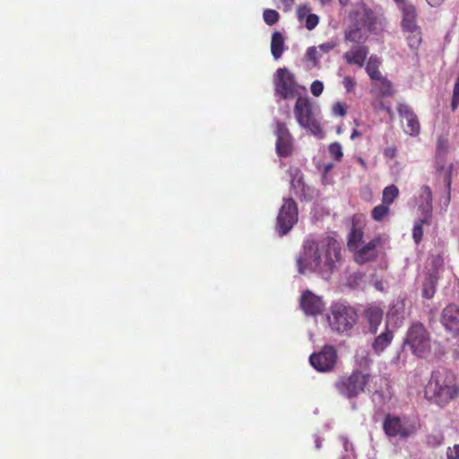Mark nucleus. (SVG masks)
Wrapping results in <instances>:
<instances>
[{
	"label": "nucleus",
	"instance_id": "nucleus-12",
	"mask_svg": "<svg viewBox=\"0 0 459 459\" xmlns=\"http://www.w3.org/2000/svg\"><path fill=\"white\" fill-rule=\"evenodd\" d=\"M383 429L385 434L389 437H400L402 438H407L415 433V426L409 424L402 420L398 416L386 414L384 422Z\"/></svg>",
	"mask_w": 459,
	"mask_h": 459
},
{
	"label": "nucleus",
	"instance_id": "nucleus-56",
	"mask_svg": "<svg viewBox=\"0 0 459 459\" xmlns=\"http://www.w3.org/2000/svg\"><path fill=\"white\" fill-rule=\"evenodd\" d=\"M291 186H292L293 187H296L295 179H293V180H292V182H291Z\"/></svg>",
	"mask_w": 459,
	"mask_h": 459
},
{
	"label": "nucleus",
	"instance_id": "nucleus-55",
	"mask_svg": "<svg viewBox=\"0 0 459 459\" xmlns=\"http://www.w3.org/2000/svg\"><path fill=\"white\" fill-rule=\"evenodd\" d=\"M296 182H297V184H298V185H303V182H302V178H298V179L296 180Z\"/></svg>",
	"mask_w": 459,
	"mask_h": 459
},
{
	"label": "nucleus",
	"instance_id": "nucleus-34",
	"mask_svg": "<svg viewBox=\"0 0 459 459\" xmlns=\"http://www.w3.org/2000/svg\"><path fill=\"white\" fill-rule=\"evenodd\" d=\"M263 18L266 24L272 26L279 21L280 15L275 10L265 9L263 13Z\"/></svg>",
	"mask_w": 459,
	"mask_h": 459
},
{
	"label": "nucleus",
	"instance_id": "nucleus-20",
	"mask_svg": "<svg viewBox=\"0 0 459 459\" xmlns=\"http://www.w3.org/2000/svg\"><path fill=\"white\" fill-rule=\"evenodd\" d=\"M368 53L369 49L368 46L355 45L346 51L342 57L348 65H355L359 67H363Z\"/></svg>",
	"mask_w": 459,
	"mask_h": 459
},
{
	"label": "nucleus",
	"instance_id": "nucleus-15",
	"mask_svg": "<svg viewBox=\"0 0 459 459\" xmlns=\"http://www.w3.org/2000/svg\"><path fill=\"white\" fill-rule=\"evenodd\" d=\"M397 111L400 117L406 121L405 133L411 136H417L420 131V125L417 115L411 108L407 104L400 103L397 107Z\"/></svg>",
	"mask_w": 459,
	"mask_h": 459
},
{
	"label": "nucleus",
	"instance_id": "nucleus-27",
	"mask_svg": "<svg viewBox=\"0 0 459 459\" xmlns=\"http://www.w3.org/2000/svg\"><path fill=\"white\" fill-rule=\"evenodd\" d=\"M284 51V38L279 31H274L271 39V52L275 59H279Z\"/></svg>",
	"mask_w": 459,
	"mask_h": 459
},
{
	"label": "nucleus",
	"instance_id": "nucleus-9",
	"mask_svg": "<svg viewBox=\"0 0 459 459\" xmlns=\"http://www.w3.org/2000/svg\"><path fill=\"white\" fill-rule=\"evenodd\" d=\"M297 203L292 198L283 200L277 216V230L281 236L286 235L298 222Z\"/></svg>",
	"mask_w": 459,
	"mask_h": 459
},
{
	"label": "nucleus",
	"instance_id": "nucleus-49",
	"mask_svg": "<svg viewBox=\"0 0 459 459\" xmlns=\"http://www.w3.org/2000/svg\"><path fill=\"white\" fill-rule=\"evenodd\" d=\"M361 135V133L358 131L357 129H354L351 133V139L354 140L356 137H359Z\"/></svg>",
	"mask_w": 459,
	"mask_h": 459
},
{
	"label": "nucleus",
	"instance_id": "nucleus-25",
	"mask_svg": "<svg viewBox=\"0 0 459 459\" xmlns=\"http://www.w3.org/2000/svg\"><path fill=\"white\" fill-rule=\"evenodd\" d=\"M374 86L371 90L372 93L378 95L379 97H391L394 95V91L393 83L385 77L375 81Z\"/></svg>",
	"mask_w": 459,
	"mask_h": 459
},
{
	"label": "nucleus",
	"instance_id": "nucleus-16",
	"mask_svg": "<svg viewBox=\"0 0 459 459\" xmlns=\"http://www.w3.org/2000/svg\"><path fill=\"white\" fill-rule=\"evenodd\" d=\"M441 323L446 331L455 336L459 334V307L455 304L446 306L441 315Z\"/></svg>",
	"mask_w": 459,
	"mask_h": 459
},
{
	"label": "nucleus",
	"instance_id": "nucleus-53",
	"mask_svg": "<svg viewBox=\"0 0 459 459\" xmlns=\"http://www.w3.org/2000/svg\"><path fill=\"white\" fill-rule=\"evenodd\" d=\"M322 5L328 4L332 2V0H319Z\"/></svg>",
	"mask_w": 459,
	"mask_h": 459
},
{
	"label": "nucleus",
	"instance_id": "nucleus-2",
	"mask_svg": "<svg viewBox=\"0 0 459 459\" xmlns=\"http://www.w3.org/2000/svg\"><path fill=\"white\" fill-rule=\"evenodd\" d=\"M459 395L455 377L446 369L432 372L425 387L426 398L440 407L447 405Z\"/></svg>",
	"mask_w": 459,
	"mask_h": 459
},
{
	"label": "nucleus",
	"instance_id": "nucleus-41",
	"mask_svg": "<svg viewBox=\"0 0 459 459\" xmlns=\"http://www.w3.org/2000/svg\"><path fill=\"white\" fill-rule=\"evenodd\" d=\"M389 397L383 391H376L373 394V401L379 405H384L389 401Z\"/></svg>",
	"mask_w": 459,
	"mask_h": 459
},
{
	"label": "nucleus",
	"instance_id": "nucleus-8",
	"mask_svg": "<svg viewBox=\"0 0 459 459\" xmlns=\"http://www.w3.org/2000/svg\"><path fill=\"white\" fill-rule=\"evenodd\" d=\"M274 91L283 100L294 99L299 95V85L295 76L287 68L277 69L274 79Z\"/></svg>",
	"mask_w": 459,
	"mask_h": 459
},
{
	"label": "nucleus",
	"instance_id": "nucleus-22",
	"mask_svg": "<svg viewBox=\"0 0 459 459\" xmlns=\"http://www.w3.org/2000/svg\"><path fill=\"white\" fill-rule=\"evenodd\" d=\"M438 279L439 276L436 270L426 275L425 280L422 282L421 295L423 298L430 299L434 297Z\"/></svg>",
	"mask_w": 459,
	"mask_h": 459
},
{
	"label": "nucleus",
	"instance_id": "nucleus-37",
	"mask_svg": "<svg viewBox=\"0 0 459 459\" xmlns=\"http://www.w3.org/2000/svg\"><path fill=\"white\" fill-rule=\"evenodd\" d=\"M459 106V74L455 80L454 90H453V96L451 100V109L453 111H455Z\"/></svg>",
	"mask_w": 459,
	"mask_h": 459
},
{
	"label": "nucleus",
	"instance_id": "nucleus-35",
	"mask_svg": "<svg viewBox=\"0 0 459 459\" xmlns=\"http://www.w3.org/2000/svg\"><path fill=\"white\" fill-rule=\"evenodd\" d=\"M328 151H329L330 155L333 158L334 160L341 161V160L343 157V152H342V147L339 143L335 142V143H331L329 145Z\"/></svg>",
	"mask_w": 459,
	"mask_h": 459
},
{
	"label": "nucleus",
	"instance_id": "nucleus-43",
	"mask_svg": "<svg viewBox=\"0 0 459 459\" xmlns=\"http://www.w3.org/2000/svg\"><path fill=\"white\" fill-rule=\"evenodd\" d=\"M333 112L335 115L343 117L347 113V105L345 103L337 102L333 107Z\"/></svg>",
	"mask_w": 459,
	"mask_h": 459
},
{
	"label": "nucleus",
	"instance_id": "nucleus-6",
	"mask_svg": "<svg viewBox=\"0 0 459 459\" xmlns=\"http://www.w3.org/2000/svg\"><path fill=\"white\" fill-rule=\"evenodd\" d=\"M404 343L419 358H426L430 352L429 333L421 323L416 322L410 326Z\"/></svg>",
	"mask_w": 459,
	"mask_h": 459
},
{
	"label": "nucleus",
	"instance_id": "nucleus-24",
	"mask_svg": "<svg viewBox=\"0 0 459 459\" xmlns=\"http://www.w3.org/2000/svg\"><path fill=\"white\" fill-rule=\"evenodd\" d=\"M394 339V333L389 328L377 335L372 342V349L377 354H380L385 351L392 342Z\"/></svg>",
	"mask_w": 459,
	"mask_h": 459
},
{
	"label": "nucleus",
	"instance_id": "nucleus-17",
	"mask_svg": "<svg viewBox=\"0 0 459 459\" xmlns=\"http://www.w3.org/2000/svg\"><path fill=\"white\" fill-rule=\"evenodd\" d=\"M362 24L367 28L368 31L376 35L385 31L386 27V20L382 16L377 15L373 11L365 10Z\"/></svg>",
	"mask_w": 459,
	"mask_h": 459
},
{
	"label": "nucleus",
	"instance_id": "nucleus-28",
	"mask_svg": "<svg viewBox=\"0 0 459 459\" xmlns=\"http://www.w3.org/2000/svg\"><path fill=\"white\" fill-rule=\"evenodd\" d=\"M380 64V59L376 55H372L368 60L366 65V72L369 78L373 81H377L383 77L381 72L379 71Z\"/></svg>",
	"mask_w": 459,
	"mask_h": 459
},
{
	"label": "nucleus",
	"instance_id": "nucleus-33",
	"mask_svg": "<svg viewBox=\"0 0 459 459\" xmlns=\"http://www.w3.org/2000/svg\"><path fill=\"white\" fill-rule=\"evenodd\" d=\"M448 151V140L446 137L439 136L437 141L436 155L438 158H443Z\"/></svg>",
	"mask_w": 459,
	"mask_h": 459
},
{
	"label": "nucleus",
	"instance_id": "nucleus-47",
	"mask_svg": "<svg viewBox=\"0 0 459 459\" xmlns=\"http://www.w3.org/2000/svg\"><path fill=\"white\" fill-rule=\"evenodd\" d=\"M444 0H427L431 6L439 5Z\"/></svg>",
	"mask_w": 459,
	"mask_h": 459
},
{
	"label": "nucleus",
	"instance_id": "nucleus-29",
	"mask_svg": "<svg viewBox=\"0 0 459 459\" xmlns=\"http://www.w3.org/2000/svg\"><path fill=\"white\" fill-rule=\"evenodd\" d=\"M399 195V189L396 186L391 185L384 188L382 195V204L390 206Z\"/></svg>",
	"mask_w": 459,
	"mask_h": 459
},
{
	"label": "nucleus",
	"instance_id": "nucleus-19",
	"mask_svg": "<svg viewBox=\"0 0 459 459\" xmlns=\"http://www.w3.org/2000/svg\"><path fill=\"white\" fill-rule=\"evenodd\" d=\"M384 311L377 304H369L363 311L362 316L368 324V331L375 334L383 319Z\"/></svg>",
	"mask_w": 459,
	"mask_h": 459
},
{
	"label": "nucleus",
	"instance_id": "nucleus-7",
	"mask_svg": "<svg viewBox=\"0 0 459 459\" xmlns=\"http://www.w3.org/2000/svg\"><path fill=\"white\" fill-rule=\"evenodd\" d=\"M294 116L298 124L314 135L322 134V127L313 113V108L307 98L299 97L294 106Z\"/></svg>",
	"mask_w": 459,
	"mask_h": 459
},
{
	"label": "nucleus",
	"instance_id": "nucleus-26",
	"mask_svg": "<svg viewBox=\"0 0 459 459\" xmlns=\"http://www.w3.org/2000/svg\"><path fill=\"white\" fill-rule=\"evenodd\" d=\"M420 199L421 200L422 204L419 206V211L420 213H428V214H433L432 213V191L429 186H423L420 189Z\"/></svg>",
	"mask_w": 459,
	"mask_h": 459
},
{
	"label": "nucleus",
	"instance_id": "nucleus-39",
	"mask_svg": "<svg viewBox=\"0 0 459 459\" xmlns=\"http://www.w3.org/2000/svg\"><path fill=\"white\" fill-rule=\"evenodd\" d=\"M336 46L337 43L334 40H330L325 43L318 45L316 48L318 49V52H320V54H322L323 56L324 54H327L330 51H332L333 48H336Z\"/></svg>",
	"mask_w": 459,
	"mask_h": 459
},
{
	"label": "nucleus",
	"instance_id": "nucleus-13",
	"mask_svg": "<svg viewBox=\"0 0 459 459\" xmlns=\"http://www.w3.org/2000/svg\"><path fill=\"white\" fill-rule=\"evenodd\" d=\"M382 244L380 236L375 237L368 243L359 247V248L351 251L353 253L354 261L359 264H364L375 261L378 256L377 248Z\"/></svg>",
	"mask_w": 459,
	"mask_h": 459
},
{
	"label": "nucleus",
	"instance_id": "nucleus-36",
	"mask_svg": "<svg viewBox=\"0 0 459 459\" xmlns=\"http://www.w3.org/2000/svg\"><path fill=\"white\" fill-rule=\"evenodd\" d=\"M459 106V74L455 80L454 90H453V96L451 100V109L453 111H455Z\"/></svg>",
	"mask_w": 459,
	"mask_h": 459
},
{
	"label": "nucleus",
	"instance_id": "nucleus-52",
	"mask_svg": "<svg viewBox=\"0 0 459 459\" xmlns=\"http://www.w3.org/2000/svg\"><path fill=\"white\" fill-rule=\"evenodd\" d=\"M437 163L439 169H443L445 160H437Z\"/></svg>",
	"mask_w": 459,
	"mask_h": 459
},
{
	"label": "nucleus",
	"instance_id": "nucleus-10",
	"mask_svg": "<svg viewBox=\"0 0 459 459\" xmlns=\"http://www.w3.org/2000/svg\"><path fill=\"white\" fill-rule=\"evenodd\" d=\"M337 351L332 345H325L318 352L309 356L310 365L318 372H330L337 363Z\"/></svg>",
	"mask_w": 459,
	"mask_h": 459
},
{
	"label": "nucleus",
	"instance_id": "nucleus-31",
	"mask_svg": "<svg viewBox=\"0 0 459 459\" xmlns=\"http://www.w3.org/2000/svg\"><path fill=\"white\" fill-rule=\"evenodd\" d=\"M383 98L384 97H379L378 95H376L375 99L371 101L372 108L376 112L385 110L390 115V117H393L394 112L392 108L385 104Z\"/></svg>",
	"mask_w": 459,
	"mask_h": 459
},
{
	"label": "nucleus",
	"instance_id": "nucleus-48",
	"mask_svg": "<svg viewBox=\"0 0 459 459\" xmlns=\"http://www.w3.org/2000/svg\"><path fill=\"white\" fill-rule=\"evenodd\" d=\"M286 7H291L294 4L295 0H281Z\"/></svg>",
	"mask_w": 459,
	"mask_h": 459
},
{
	"label": "nucleus",
	"instance_id": "nucleus-4",
	"mask_svg": "<svg viewBox=\"0 0 459 459\" xmlns=\"http://www.w3.org/2000/svg\"><path fill=\"white\" fill-rule=\"evenodd\" d=\"M370 377V374L355 369L351 374L340 376L334 382V387L342 396L354 399L365 392Z\"/></svg>",
	"mask_w": 459,
	"mask_h": 459
},
{
	"label": "nucleus",
	"instance_id": "nucleus-11",
	"mask_svg": "<svg viewBox=\"0 0 459 459\" xmlns=\"http://www.w3.org/2000/svg\"><path fill=\"white\" fill-rule=\"evenodd\" d=\"M274 135L276 136V153L281 158L292 155L294 151V138L286 123L277 120L274 124Z\"/></svg>",
	"mask_w": 459,
	"mask_h": 459
},
{
	"label": "nucleus",
	"instance_id": "nucleus-23",
	"mask_svg": "<svg viewBox=\"0 0 459 459\" xmlns=\"http://www.w3.org/2000/svg\"><path fill=\"white\" fill-rule=\"evenodd\" d=\"M433 214L420 213V218L414 222L412 229V238L418 245L423 238V226H429L432 223Z\"/></svg>",
	"mask_w": 459,
	"mask_h": 459
},
{
	"label": "nucleus",
	"instance_id": "nucleus-54",
	"mask_svg": "<svg viewBox=\"0 0 459 459\" xmlns=\"http://www.w3.org/2000/svg\"><path fill=\"white\" fill-rule=\"evenodd\" d=\"M447 187H448V199H450V180L447 181ZM447 202H449V200H447Z\"/></svg>",
	"mask_w": 459,
	"mask_h": 459
},
{
	"label": "nucleus",
	"instance_id": "nucleus-1",
	"mask_svg": "<svg viewBox=\"0 0 459 459\" xmlns=\"http://www.w3.org/2000/svg\"><path fill=\"white\" fill-rule=\"evenodd\" d=\"M341 251L340 243L332 237L307 238L303 243V254L297 260L299 273L313 271L329 276L341 264Z\"/></svg>",
	"mask_w": 459,
	"mask_h": 459
},
{
	"label": "nucleus",
	"instance_id": "nucleus-42",
	"mask_svg": "<svg viewBox=\"0 0 459 459\" xmlns=\"http://www.w3.org/2000/svg\"><path fill=\"white\" fill-rule=\"evenodd\" d=\"M311 92L314 96L318 97L324 91V84L322 82L316 80L311 84Z\"/></svg>",
	"mask_w": 459,
	"mask_h": 459
},
{
	"label": "nucleus",
	"instance_id": "nucleus-46",
	"mask_svg": "<svg viewBox=\"0 0 459 459\" xmlns=\"http://www.w3.org/2000/svg\"><path fill=\"white\" fill-rule=\"evenodd\" d=\"M396 148L394 146L387 147L384 151V155L386 158L394 159L396 156Z\"/></svg>",
	"mask_w": 459,
	"mask_h": 459
},
{
	"label": "nucleus",
	"instance_id": "nucleus-50",
	"mask_svg": "<svg viewBox=\"0 0 459 459\" xmlns=\"http://www.w3.org/2000/svg\"><path fill=\"white\" fill-rule=\"evenodd\" d=\"M394 1L398 4V7L402 6L403 4H411V3L405 2V0H394Z\"/></svg>",
	"mask_w": 459,
	"mask_h": 459
},
{
	"label": "nucleus",
	"instance_id": "nucleus-44",
	"mask_svg": "<svg viewBox=\"0 0 459 459\" xmlns=\"http://www.w3.org/2000/svg\"><path fill=\"white\" fill-rule=\"evenodd\" d=\"M447 459H459V444L448 447L446 451Z\"/></svg>",
	"mask_w": 459,
	"mask_h": 459
},
{
	"label": "nucleus",
	"instance_id": "nucleus-40",
	"mask_svg": "<svg viewBox=\"0 0 459 459\" xmlns=\"http://www.w3.org/2000/svg\"><path fill=\"white\" fill-rule=\"evenodd\" d=\"M311 7L309 4L299 5L297 9V17L299 21H304L310 14Z\"/></svg>",
	"mask_w": 459,
	"mask_h": 459
},
{
	"label": "nucleus",
	"instance_id": "nucleus-30",
	"mask_svg": "<svg viewBox=\"0 0 459 459\" xmlns=\"http://www.w3.org/2000/svg\"><path fill=\"white\" fill-rule=\"evenodd\" d=\"M390 212L389 206L381 204L373 208L371 211V217L376 221H381Z\"/></svg>",
	"mask_w": 459,
	"mask_h": 459
},
{
	"label": "nucleus",
	"instance_id": "nucleus-32",
	"mask_svg": "<svg viewBox=\"0 0 459 459\" xmlns=\"http://www.w3.org/2000/svg\"><path fill=\"white\" fill-rule=\"evenodd\" d=\"M306 57L312 63L313 66H317L319 65V60L322 57V54L318 52L316 47H309L306 51Z\"/></svg>",
	"mask_w": 459,
	"mask_h": 459
},
{
	"label": "nucleus",
	"instance_id": "nucleus-45",
	"mask_svg": "<svg viewBox=\"0 0 459 459\" xmlns=\"http://www.w3.org/2000/svg\"><path fill=\"white\" fill-rule=\"evenodd\" d=\"M342 84L348 92H351L355 88L356 82L351 77L346 76L342 81Z\"/></svg>",
	"mask_w": 459,
	"mask_h": 459
},
{
	"label": "nucleus",
	"instance_id": "nucleus-18",
	"mask_svg": "<svg viewBox=\"0 0 459 459\" xmlns=\"http://www.w3.org/2000/svg\"><path fill=\"white\" fill-rule=\"evenodd\" d=\"M300 307L306 315L316 316L322 312L324 304L318 296L306 290L301 295Z\"/></svg>",
	"mask_w": 459,
	"mask_h": 459
},
{
	"label": "nucleus",
	"instance_id": "nucleus-3",
	"mask_svg": "<svg viewBox=\"0 0 459 459\" xmlns=\"http://www.w3.org/2000/svg\"><path fill=\"white\" fill-rule=\"evenodd\" d=\"M401 12V30L404 36L408 47L417 51L422 43V30L418 24V13L413 4H403L399 6Z\"/></svg>",
	"mask_w": 459,
	"mask_h": 459
},
{
	"label": "nucleus",
	"instance_id": "nucleus-21",
	"mask_svg": "<svg viewBox=\"0 0 459 459\" xmlns=\"http://www.w3.org/2000/svg\"><path fill=\"white\" fill-rule=\"evenodd\" d=\"M344 40L355 45H365L368 36L358 24H352L344 30Z\"/></svg>",
	"mask_w": 459,
	"mask_h": 459
},
{
	"label": "nucleus",
	"instance_id": "nucleus-51",
	"mask_svg": "<svg viewBox=\"0 0 459 459\" xmlns=\"http://www.w3.org/2000/svg\"><path fill=\"white\" fill-rule=\"evenodd\" d=\"M338 2L342 6H346L350 3V0H338Z\"/></svg>",
	"mask_w": 459,
	"mask_h": 459
},
{
	"label": "nucleus",
	"instance_id": "nucleus-14",
	"mask_svg": "<svg viewBox=\"0 0 459 459\" xmlns=\"http://www.w3.org/2000/svg\"><path fill=\"white\" fill-rule=\"evenodd\" d=\"M351 228L347 238V247L351 252L359 248L364 243V217L361 214H355L351 218Z\"/></svg>",
	"mask_w": 459,
	"mask_h": 459
},
{
	"label": "nucleus",
	"instance_id": "nucleus-5",
	"mask_svg": "<svg viewBox=\"0 0 459 459\" xmlns=\"http://www.w3.org/2000/svg\"><path fill=\"white\" fill-rule=\"evenodd\" d=\"M327 320L333 332L343 333L351 331L356 325L358 313L353 307L336 302L331 305Z\"/></svg>",
	"mask_w": 459,
	"mask_h": 459
},
{
	"label": "nucleus",
	"instance_id": "nucleus-38",
	"mask_svg": "<svg viewBox=\"0 0 459 459\" xmlns=\"http://www.w3.org/2000/svg\"><path fill=\"white\" fill-rule=\"evenodd\" d=\"M305 22H306V28L308 30H314L319 23V17L318 15L315 14V13H310L306 19H305Z\"/></svg>",
	"mask_w": 459,
	"mask_h": 459
}]
</instances>
